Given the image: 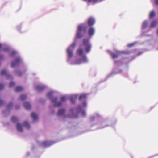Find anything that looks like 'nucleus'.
I'll use <instances>...</instances> for the list:
<instances>
[{"label": "nucleus", "instance_id": "1", "mask_svg": "<svg viewBox=\"0 0 158 158\" xmlns=\"http://www.w3.org/2000/svg\"><path fill=\"white\" fill-rule=\"evenodd\" d=\"M86 26H84L83 24H81L78 26L76 36L78 38L82 37L84 34L86 32Z\"/></svg>", "mask_w": 158, "mask_h": 158}, {"label": "nucleus", "instance_id": "2", "mask_svg": "<svg viewBox=\"0 0 158 158\" xmlns=\"http://www.w3.org/2000/svg\"><path fill=\"white\" fill-rule=\"evenodd\" d=\"M52 95L53 94L52 92H48L47 93V95L50 99L52 102H55L54 105L55 106H60L62 105L61 102H56L57 100V97H52Z\"/></svg>", "mask_w": 158, "mask_h": 158}, {"label": "nucleus", "instance_id": "3", "mask_svg": "<svg viewBox=\"0 0 158 158\" xmlns=\"http://www.w3.org/2000/svg\"><path fill=\"white\" fill-rule=\"evenodd\" d=\"M83 46L85 47V51L86 52H89L91 48V45L89 43V39H84L82 43Z\"/></svg>", "mask_w": 158, "mask_h": 158}, {"label": "nucleus", "instance_id": "4", "mask_svg": "<svg viewBox=\"0 0 158 158\" xmlns=\"http://www.w3.org/2000/svg\"><path fill=\"white\" fill-rule=\"evenodd\" d=\"M76 46V43L75 42L73 43L68 48L67 52L68 56L69 57H71L73 56V51L75 48Z\"/></svg>", "mask_w": 158, "mask_h": 158}, {"label": "nucleus", "instance_id": "5", "mask_svg": "<svg viewBox=\"0 0 158 158\" xmlns=\"http://www.w3.org/2000/svg\"><path fill=\"white\" fill-rule=\"evenodd\" d=\"M21 61V59L19 57H17L16 59L15 60L13 61L11 64V67H14L18 65L19 63Z\"/></svg>", "mask_w": 158, "mask_h": 158}, {"label": "nucleus", "instance_id": "6", "mask_svg": "<svg viewBox=\"0 0 158 158\" xmlns=\"http://www.w3.org/2000/svg\"><path fill=\"white\" fill-rule=\"evenodd\" d=\"M95 23V20L94 19L92 18H89L88 21L87 23L88 25L90 27L92 26Z\"/></svg>", "mask_w": 158, "mask_h": 158}, {"label": "nucleus", "instance_id": "7", "mask_svg": "<svg viewBox=\"0 0 158 158\" xmlns=\"http://www.w3.org/2000/svg\"><path fill=\"white\" fill-rule=\"evenodd\" d=\"M95 30L94 28L90 27L88 30V33L90 37L92 36L94 34Z\"/></svg>", "mask_w": 158, "mask_h": 158}, {"label": "nucleus", "instance_id": "8", "mask_svg": "<svg viewBox=\"0 0 158 158\" xmlns=\"http://www.w3.org/2000/svg\"><path fill=\"white\" fill-rule=\"evenodd\" d=\"M24 107L27 110H29L31 109V106L30 104L28 102H25L23 104Z\"/></svg>", "mask_w": 158, "mask_h": 158}, {"label": "nucleus", "instance_id": "9", "mask_svg": "<svg viewBox=\"0 0 158 158\" xmlns=\"http://www.w3.org/2000/svg\"><path fill=\"white\" fill-rule=\"evenodd\" d=\"M0 74L1 75H6L7 78H9L10 77H11V79H12V77L10 75L7 74V72L5 70H2L0 73Z\"/></svg>", "mask_w": 158, "mask_h": 158}, {"label": "nucleus", "instance_id": "10", "mask_svg": "<svg viewBox=\"0 0 158 158\" xmlns=\"http://www.w3.org/2000/svg\"><path fill=\"white\" fill-rule=\"evenodd\" d=\"M45 87L44 86H37L36 87V89L38 92H41L45 88Z\"/></svg>", "mask_w": 158, "mask_h": 158}, {"label": "nucleus", "instance_id": "11", "mask_svg": "<svg viewBox=\"0 0 158 158\" xmlns=\"http://www.w3.org/2000/svg\"><path fill=\"white\" fill-rule=\"evenodd\" d=\"M16 129L19 132H22L23 131V129L21 125L19 123H18L16 125Z\"/></svg>", "mask_w": 158, "mask_h": 158}, {"label": "nucleus", "instance_id": "12", "mask_svg": "<svg viewBox=\"0 0 158 158\" xmlns=\"http://www.w3.org/2000/svg\"><path fill=\"white\" fill-rule=\"evenodd\" d=\"M31 116L33 120H36L38 119V116L34 113H32L31 115Z\"/></svg>", "mask_w": 158, "mask_h": 158}, {"label": "nucleus", "instance_id": "13", "mask_svg": "<svg viewBox=\"0 0 158 158\" xmlns=\"http://www.w3.org/2000/svg\"><path fill=\"white\" fill-rule=\"evenodd\" d=\"M77 98V97L76 95H74L71 96L70 98L71 102L73 103H74Z\"/></svg>", "mask_w": 158, "mask_h": 158}, {"label": "nucleus", "instance_id": "14", "mask_svg": "<svg viewBox=\"0 0 158 158\" xmlns=\"http://www.w3.org/2000/svg\"><path fill=\"white\" fill-rule=\"evenodd\" d=\"M42 145L44 147H46L49 146L51 145V144L49 141H44L42 143Z\"/></svg>", "mask_w": 158, "mask_h": 158}, {"label": "nucleus", "instance_id": "15", "mask_svg": "<svg viewBox=\"0 0 158 158\" xmlns=\"http://www.w3.org/2000/svg\"><path fill=\"white\" fill-rule=\"evenodd\" d=\"M65 110L64 109H61L58 110L57 114L58 115H61L63 114L65 112Z\"/></svg>", "mask_w": 158, "mask_h": 158}, {"label": "nucleus", "instance_id": "16", "mask_svg": "<svg viewBox=\"0 0 158 158\" xmlns=\"http://www.w3.org/2000/svg\"><path fill=\"white\" fill-rule=\"evenodd\" d=\"M121 54V52H118L117 54L112 53L111 54V57L113 59H115L118 57Z\"/></svg>", "mask_w": 158, "mask_h": 158}, {"label": "nucleus", "instance_id": "17", "mask_svg": "<svg viewBox=\"0 0 158 158\" xmlns=\"http://www.w3.org/2000/svg\"><path fill=\"white\" fill-rule=\"evenodd\" d=\"M157 23L158 22L156 21H153L151 23L150 25V27L152 28L155 27L157 25Z\"/></svg>", "mask_w": 158, "mask_h": 158}, {"label": "nucleus", "instance_id": "18", "mask_svg": "<svg viewBox=\"0 0 158 158\" xmlns=\"http://www.w3.org/2000/svg\"><path fill=\"white\" fill-rule=\"evenodd\" d=\"M23 88L20 86L16 87L15 89V91L16 92H21L23 90Z\"/></svg>", "mask_w": 158, "mask_h": 158}, {"label": "nucleus", "instance_id": "19", "mask_svg": "<svg viewBox=\"0 0 158 158\" xmlns=\"http://www.w3.org/2000/svg\"><path fill=\"white\" fill-rule=\"evenodd\" d=\"M87 98V94H81L79 97V99L81 100L82 99H85Z\"/></svg>", "mask_w": 158, "mask_h": 158}, {"label": "nucleus", "instance_id": "20", "mask_svg": "<svg viewBox=\"0 0 158 158\" xmlns=\"http://www.w3.org/2000/svg\"><path fill=\"white\" fill-rule=\"evenodd\" d=\"M23 126L27 129H29L30 128V126L28 123L26 121H24L23 123Z\"/></svg>", "mask_w": 158, "mask_h": 158}, {"label": "nucleus", "instance_id": "21", "mask_svg": "<svg viewBox=\"0 0 158 158\" xmlns=\"http://www.w3.org/2000/svg\"><path fill=\"white\" fill-rule=\"evenodd\" d=\"M11 121L13 123H16L18 121V119L16 117L12 116L11 118Z\"/></svg>", "mask_w": 158, "mask_h": 158}, {"label": "nucleus", "instance_id": "22", "mask_svg": "<svg viewBox=\"0 0 158 158\" xmlns=\"http://www.w3.org/2000/svg\"><path fill=\"white\" fill-rule=\"evenodd\" d=\"M148 21H144L142 25V29L145 28L148 25Z\"/></svg>", "mask_w": 158, "mask_h": 158}, {"label": "nucleus", "instance_id": "23", "mask_svg": "<svg viewBox=\"0 0 158 158\" xmlns=\"http://www.w3.org/2000/svg\"><path fill=\"white\" fill-rule=\"evenodd\" d=\"M82 63V60L81 59H78L75 60L74 63L75 64H79Z\"/></svg>", "mask_w": 158, "mask_h": 158}, {"label": "nucleus", "instance_id": "24", "mask_svg": "<svg viewBox=\"0 0 158 158\" xmlns=\"http://www.w3.org/2000/svg\"><path fill=\"white\" fill-rule=\"evenodd\" d=\"M27 98V96L26 94H23L20 96V99L21 100H23Z\"/></svg>", "mask_w": 158, "mask_h": 158}, {"label": "nucleus", "instance_id": "25", "mask_svg": "<svg viewBox=\"0 0 158 158\" xmlns=\"http://www.w3.org/2000/svg\"><path fill=\"white\" fill-rule=\"evenodd\" d=\"M77 53L79 55H81L83 53V50L81 49H78L77 51Z\"/></svg>", "mask_w": 158, "mask_h": 158}, {"label": "nucleus", "instance_id": "26", "mask_svg": "<svg viewBox=\"0 0 158 158\" xmlns=\"http://www.w3.org/2000/svg\"><path fill=\"white\" fill-rule=\"evenodd\" d=\"M81 60H82V63H86L88 61V60L85 56H83L82 57V59Z\"/></svg>", "mask_w": 158, "mask_h": 158}, {"label": "nucleus", "instance_id": "27", "mask_svg": "<svg viewBox=\"0 0 158 158\" xmlns=\"http://www.w3.org/2000/svg\"><path fill=\"white\" fill-rule=\"evenodd\" d=\"M155 15V13L153 11H152L150 12V15H149V18H152L154 17Z\"/></svg>", "mask_w": 158, "mask_h": 158}, {"label": "nucleus", "instance_id": "28", "mask_svg": "<svg viewBox=\"0 0 158 158\" xmlns=\"http://www.w3.org/2000/svg\"><path fill=\"white\" fill-rule=\"evenodd\" d=\"M85 1H87L88 2H92L93 3H96L97 2L98 0H83Z\"/></svg>", "mask_w": 158, "mask_h": 158}, {"label": "nucleus", "instance_id": "29", "mask_svg": "<svg viewBox=\"0 0 158 158\" xmlns=\"http://www.w3.org/2000/svg\"><path fill=\"white\" fill-rule=\"evenodd\" d=\"M66 98L64 96H62L60 100L61 102H64L66 101Z\"/></svg>", "mask_w": 158, "mask_h": 158}, {"label": "nucleus", "instance_id": "30", "mask_svg": "<svg viewBox=\"0 0 158 158\" xmlns=\"http://www.w3.org/2000/svg\"><path fill=\"white\" fill-rule=\"evenodd\" d=\"M15 85V83L14 82H11L9 85V87L10 88L14 86Z\"/></svg>", "mask_w": 158, "mask_h": 158}, {"label": "nucleus", "instance_id": "31", "mask_svg": "<svg viewBox=\"0 0 158 158\" xmlns=\"http://www.w3.org/2000/svg\"><path fill=\"white\" fill-rule=\"evenodd\" d=\"M16 74L19 76H20L22 75V73L20 71H18L16 72Z\"/></svg>", "mask_w": 158, "mask_h": 158}, {"label": "nucleus", "instance_id": "32", "mask_svg": "<svg viewBox=\"0 0 158 158\" xmlns=\"http://www.w3.org/2000/svg\"><path fill=\"white\" fill-rule=\"evenodd\" d=\"M13 104L12 103H10L7 106V108H9L12 107L13 106Z\"/></svg>", "mask_w": 158, "mask_h": 158}, {"label": "nucleus", "instance_id": "33", "mask_svg": "<svg viewBox=\"0 0 158 158\" xmlns=\"http://www.w3.org/2000/svg\"><path fill=\"white\" fill-rule=\"evenodd\" d=\"M4 87L3 85L2 84H0V90L2 89Z\"/></svg>", "mask_w": 158, "mask_h": 158}, {"label": "nucleus", "instance_id": "34", "mask_svg": "<svg viewBox=\"0 0 158 158\" xmlns=\"http://www.w3.org/2000/svg\"><path fill=\"white\" fill-rule=\"evenodd\" d=\"M134 45V44L133 43L129 44L128 45V46L129 47H132Z\"/></svg>", "mask_w": 158, "mask_h": 158}, {"label": "nucleus", "instance_id": "35", "mask_svg": "<svg viewBox=\"0 0 158 158\" xmlns=\"http://www.w3.org/2000/svg\"><path fill=\"white\" fill-rule=\"evenodd\" d=\"M16 53V52L15 51H13V52H12L11 54V56H14V55H15V54Z\"/></svg>", "mask_w": 158, "mask_h": 158}, {"label": "nucleus", "instance_id": "36", "mask_svg": "<svg viewBox=\"0 0 158 158\" xmlns=\"http://www.w3.org/2000/svg\"><path fill=\"white\" fill-rule=\"evenodd\" d=\"M83 105L85 107L86 106V102H84L83 103Z\"/></svg>", "mask_w": 158, "mask_h": 158}, {"label": "nucleus", "instance_id": "37", "mask_svg": "<svg viewBox=\"0 0 158 158\" xmlns=\"http://www.w3.org/2000/svg\"><path fill=\"white\" fill-rule=\"evenodd\" d=\"M82 115L85 116V113L84 111H82Z\"/></svg>", "mask_w": 158, "mask_h": 158}, {"label": "nucleus", "instance_id": "38", "mask_svg": "<svg viewBox=\"0 0 158 158\" xmlns=\"http://www.w3.org/2000/svg\"><path fill=\"white\" fill-rule=\"evenodd\" d=\"M155 2L157 5H158V0H155Z\"/></svg>", "mask_w": 158, "mask_h": 158}, {"label": "nucleus", "instance_id": "39", "mask_svg": "<svg viewBox=\"0 0 158 158\" xmlns=\"http://www.w3.org/2000/svg\"><path fill=\"white\" fill-rule=\"evenodd\" d=\"M143 52H140L138 53V54L137 55V56H138L141 54L142 53H143Z\"/></svg>", "mask_w": 158, "mask_h": 158}, {"label": "nucleus", "instance_id": "40", "mask_svg": "<svg viewBox=\"0 0 158 158\" xmlns=\"http://www.w3.org/2000/svg\"><path fill=\"white\" fill-rule=\"evenodd\" d=\"M3 57L2 55H0V59H2Z\"/></svg>", "mask_w": 158, "mask_h": 158}, {"label": "nucleus", "instance_id": "41", "mask_svg": "<svg viewBox=\"0 0 158 158\" xmlns=\"http://www.w3.org/2000/svg\"><path fill=\"white\" fill-rule=\"evenodd\" d=\"M19 108V106H15V108L16 109H18Z\"/></svg>", "mask_w": 158, "mask_h": 158}, {"label": "nucleus", "instance_id": "42", "mask_svg": "<svg viewBox=\"0 0 158 158\" xmlns=\"http://www.w3.org/2000/svg\"><path fill=\"white\" fill-rule=\"evenodd\" d=\"M2 47V45L0 44V48H1Z\"/></svg>", "mask_w": 158, "mask_h": 158}, {"label": "nucleus", "instance_id": "43", "mask_svg": "<svg viewBox=\"0 0 158 158\" xmlns=\"http://www.w3.org/2000/svg\"><path fill=\"white\" fill-rule=\"evenodd\" d=\"M157 35H158V29H157Z\"/></svg>", "mask_w": 158, "mask_h": 158}, {"label": "nucleus", "instance_id": "44", "mask_svg": "<svg viewBox=\"0 0 158 158\" xmlns=\"http://www.w3.org/2000/svg\"><path fill=\"white\" fill-rule=\"evenodd\" d=\"M79 108H81V106H79Z\"/></svg>", "mask_w": 158, "mask_h": 158}]
</instances>
